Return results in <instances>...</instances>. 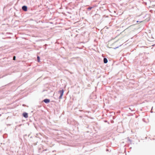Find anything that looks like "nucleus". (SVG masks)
Returning a JSON list of instances; mask_svg holds the SVG:
<instances>
[{
	"label": "nucleus",
	"mask_w": 155,
	"mask_h": 155,
	"mask_svg": "<svg viewBox=\"0 0 155 155\" xmlns=\"http://www.w3.org/2000/svg\"><path fill=\"white\" fill-rule=\"evenodd\" d=\"M64 91L63 90H60L59 91V92L60 93V94H61L60 96L59 97L60 99H61L62 98V97L63 95Z\"/></svg>",
	"instance_id": "1"
},
{
	"label": "nucleus",
	"mask_w": 155,
	"mask_h": 155,
	"mask_svg": "<svg viewBox=\"0 0 155 155\" xmlns=\"http://www.w3.org/2000/svg\"><path fill=\"white\" fill-rule=\"evenodd\" d=\"M23 117H25V118H27L28 117V114L27 113H24L23 114Z\"/></svg>",
	"instance_id": "2"
},
{
	"label": "nucleus",
	"mask_w": 155,
	"mask_h": 155,
	"mask_svg": "<svg viewBox=\"0 0 155 155\" xmlns=\"http://www.w3.org/2000/svg\"><path fill=\"white\" fill-rule=\"evenodd\" d=\"M22 9L25 11L27 10V7L26 6H24L22 7Z\"/></svg>",
	"instance_id": "3"
},
{
	"label": "nucleus",
	"mask_w": 155,
	"mask_h": 155,
	"mask_svg": "<svg viewBox=\"0 0 155 155\" xmlns=\"http://www.w3.org/2000/svg\"><path fill=\"white\" fill-rule=\"evenodd\" d=\"M43 101L46 103H48L50 102V100L48 99H45Z\"/></svg>",
	"instance_id": "4"
},
{
	"label": "nucleus",
	"mask_w": 155,
	"mask_h": 155,
	"mask_svg": "<svg viewBox=\"0 0 155 155\" xmlns=\"http://www.w3.org/2000/svg\"><path fill=\"white\" fill-rule=\"evenodd\" d=\"M104 63H106L107 62V58H104Z\"/></svg>",
	"instance_id": "5"
},
{
	"label": "nucleus",
	"mask_w": 155,
	"mask_h": 155,
	"mask_svg": "<svg viewBox=\"0 0 155 155\" xmlns=\"http://www.w3.org/2000/svg\"><path fill=\"white\" fill-rule=\"evenodd\" d=\"M37 59H38V62H40V58L39 56H38Z\"/></svg>",
	"instance_id": "6"
},
{
	"label": "nucleus",
	"mask_w": 155,
	"mask_h": 155,
	"mask_svg": "<svg viewBox=\"0 0 155 155\" xmlns=\"http://www.w3.org/2000/svg\"><path fill=\"white\" fill-rule=\"evenodd\" d=\"M92 8V7H90L88 8H87V9L89 10H90Z\"/></svg>",
	"instance_id": "7"
},
{
	"label": "nucleus",
	"mask_w": 155,
	"mask_h": 155,
	"mask_svg": "<svg viewBox=\"0 0 155 155\" xmlns=\"http://www.w3.org/2000/svg\"><path fill=\"white\" fill-rule=\"evenodd\" d=\"M13 60H15V56H14L13 57Z\"/></svg>",
	"instance_id": "8"
}]
</instances>
